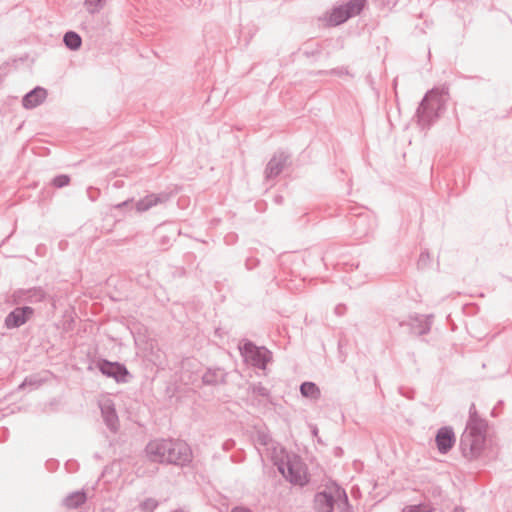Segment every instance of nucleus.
<instances>
[{"instance_id":"f257e3e1","label":"nucleus","mask_w":512,"mask_h":512,"mask_svg":"<svg viewBox=\"0 0 512 512\" xmlns=\"http://www.w3.org/2000/svg\"><path fill=\"white\" fill-rule=\"evenodd\" d=\"M145 452L151 462L180 467L190 464L193 457L192 450L186 442L174 439L150 441L145 448Z\"/></svg>"},{"instance_id":"f03ea898","label":"nucleus","mask_w":512,"mask_h":512,"mask_svg":"<svg viewBox=\"0 0 512 512\" xmlns=\"http://www.w3.org/2000/svg\"><path fill=\"white\" fill-rule=\"evenodd\" d=\"M448 88H432L427 91L416 110L417 123L429 129L446 109Z\"/></svg>"},{"instance_id":"7ed1b4c3","label":"nucleus","mask_w":512,"mask_h":512,"mask_svg":"<svg viewBox=\"0 0 512 512\" xmlns=\"http://www.w3.org/2000/svg\"><path fill=\"white\" fill-rule=\"evenodd\" d=\"M278 471L294 486L304 487L310 482L307 466L298 455L287 456L277 464Z\"/></svg>"},{"instance_id":"20e7f679","label":"nucleus","mask_w":512,"mask_h":512,"mask_svg":"<svg viewBox=\"0 0 512 512\" xmlns=\"http://www.w3.org/2000/svg\"><path fill=\"white\" fill-rule=\"evenodd\" d=\"M238 349L244 362L259 370H265L272 361V352L265 346H257L249 339H242Z\"/></svg>"},{"instance_id":"39448f33","label":"nucleus","mask_w":512,"mask_h":512,"mask_svg":"<svg viewBox=\"0 0 512 512\" xmlns=\"http://www.w3.org/2000/svg\"><path fill=\"white\" fill-rule=\"evenodd\" d=\"M366 3L367 0H349L344 4L334 6L328 17V24L338 26L345 23L350 18L359 15L364 10Z\"/></svg>"},{"instance_id":"423d86ee","label":"nucleus","mask_w":512,"mask_h":512,"mask_svg":"<svg viewBox=\"0 0 512 512\" xmlns=\"http://www.w3.org/2000/svg\"><path fill=\"white\" fill-rule=\"evenodd\" d=\"M95 367L107 378L114 379L119 384L129 383L133 376L127 367L118 361H109L99 358L95 361Z\"/></svg>"},{"instance_id":"0eeeda50","label":"nucleus","mask_w":512,"mask_h":512,"mask_svg":"<svg viewBox=\"0 0 512 512\" xmlns=\"http://www.w3.org/2000/svg\"><path fill=\"white\" fill-rule=\"evenodd\" d=\"M47 298V293L42 287H32L29 289H16L12 292L8 299L10 305L21 304H37L44 302Z\"/></svg>"},{"instance_id":"6e6552de","label":"nucleus","mask_w":512,"mask_h":512,"mask_svg":"<svg viewBox=\"0 0 512 512\" xmlns=\"http://www.w3.org/2000/svg\"><path fill=\"white\" fill-rule=\"evenodd\" d=\"M484 445L482 438L467 430H464L459 441V449L463 457L468 460L476 459L482 453Z\"/></svg>"},{"instance_id":"1a4fd4ad","label":"nucleus","mask_w":512,"mask_h":512,"mask_svg":"<svg viewBox=\"0 0 512 512\" xmlns=\"http://www.w3.org/2000/svg\"><path fill=\"white\" fill-rule=\"evenodd\" d=\"M338 498L336 497V487L330 484L326 489L315 493L313 506L316 512H334Z\"/></svg>"},{"instance_id":"9d476101","label":"nucleus","mask_w":512,"mask_h":512,"mask_svg":"<svg viewBox=\"0 0 512 512\" xmlns=\"http://www.w3.org/2000/svg\"><path fill=\"white\" fill-rule=\"evenodd\" d=\"M4 319V327L11 330L17 329L29 322L34 314L35 309L28 305H16Z\"/></svg>"},{"instance_id":"9b49d317","label":"nucleus","mask_w":512,"mask_h":512,"mask_svg":"<svg viewBox=\"0 0 512 512\" xmlns=\"http://www.w3.org/2000/svg\"><path fill=\"white\" fill-rule=\"evenodd\" d=\"M99 408L107 428L112 433H116L119 429V418L116 412L114 401L110 398H105L99 401Z\"/></svg>"},{"instance_id":"f8f14e48","label":"nucleus","mask_w":512,"mask_h":512,"mask_svg":"<svg viewBox=\"0 0 512 512\" xmlns=\"http://www.w3.org/2000/svg\"><path fill=\"white\" fill-rule=\"evenodd\" d=\"M456 436L451 426L439 428L435 435V443L440 454H447L455 445Z\"/></svg>"},{"instance_id":"ddd939ff","label":"nucleus","mask_w":512,"mask_h":512,"mask_svg":"<svg viewBox=\"0 0 512 512\" xmlns=\"http://www.w3.org/2000/svg\"><path fill=\"white\" fill-rule=\"evenodd\" d=\"M399 326H407L411 334L416 336H422L430 332L431 321L429 320V317L415 314L413 316H410L408 321L400 322Z\"/></svg>"},{"instance_id":"4468645a","label":"nucleus","mask_w":512,"mask_h":512,"mask_svg":"<svg viewBox=\"0 0 512 512\" xmlns=\"http://www.w3.org/2000/svg\"><path fill=\"white\" fill-rule=\"evenodd\" d=\"M173 196V192L162 191L160 193H151L136 202V210L144 212L159 204L167 203Z\"/></svg>"},{"instance_id":"2eb2a0df","label":"nucleus","mask_w":512,"mask_h":512,"mask_svg":"<svg viewBox=\"0 0 512 512\" xmlns=\"http://www.w3.org/2000/svg\"><path fill=\"white\" fill-rule=\"evenodd\" d=\"M289 155L283 151H279L273 155L265 168L266 179H274L281 174L286 166Z\"/></svg>"},{"instance_id":"dca6fc26","label":"nucleus","mask_w":512,"mask_h":512,"mask_svg":"<svg viewBox=\"0 0 512 512\" xmlns=\"http://www.w3.org/2000/svg\"><path fill=\"white\" fill-rule=\"evenodd\" d=\"M48 92L44 87L36 86L22 98V105L26 109H33L41 105L47 98Z\"/></svg>"},{"instance_id":"f3484780","label":"nucleus","mask_w":512,"mask_h":512,"mask_svg":"<svg viewBox=\"0 0 512 512\" xmlns=\"http://www.w3.org/2000/svg\"><path fill=\"white\" fill-rule=\"evenodd\" d=\"M227 373L223 368H208L202 375V382L206 386H217L227 382Z\"/></svg>"},{"instance_id":"a211bd4d","label":"nucleus","mask_w":512,"mask_h":512,"mask_svg":"<svg viewBox=\"0 0 512 512\" xmlns=\"http://www.w3.org/2000/svg\"><path fill=\"white\" fill-rule=\"evenodd\" d=\"M488 422L483 418L468 419L465 430L486 441Z\"/></svg>"},{"instance_id":"6ab92c4d","label":"nucleus","mask_w":512,"mask_h":512,"mask_svg":"<svg viewBox=\"0 0 512 512\" xmlns=\"http://www.w3.org/2000/svg\"><path fill=\"white\" fill-rule=\"evenodd\" d=\"M332 485L336 487V497L338 498L336 508L338 512H354L346 490L335 481H332Z\"/></svg>"},{"instance_id":"aec40b11","label":"nucleus","mask_w":512,"mask_h":512,"mask_svg":"<svg viewBox=\"0 0 512 512\" xmlns=\"http://www.w3.org/2000/svg\"><path fill=\"white\" fill-rule=\"evenodd\" d=\"M87 500L86 492L78 490L67 495L63 500V505L69 509H76L82 506Z\"/></svg>"},{"instance_id":"412c9836","label":"nucleus","mask_w":512,"mask_h":512,"mask_svg":"<svg viewBox=\"0 0 512 512\" xmlns=\"http://www.w3.org/2000/svg\"><path fill=\"white\" fill-rule=\"evenodd\" d=\"M300 393L302 397L317 401L321 397V391L318 385L312 381H305L300 385Z\"/></svg>"},{"instance_id":"4be33fe9","label":"nucleus","mask_w":512,"mask_h":512,"mask_svg":"<svg viewBox=\"0 0 512 512\" xmlns=\"http://www.w3.org/2000/svg\"><path fill=\"white\" fill-rule=\"evenodd\" d=\"M63 43L69 50L77 51L81 48L82 38L77 32L69 30L63 36Z\"/></svg>"},{"instance_id":"5701e85b","label":"nucleus","mask_w":512,"mask_h":512,"mask_svg":"<svg viewBox=\"0 0 512 512\" xmlns=\"http://www.w3.org/2000/svg\"><path fill=\"white\" fill-rule=\"evenodd\" d=\"M299 50L306 58L317 57L322 53L323 45L319 42L307 41Z\"/></svg>"},{"instance_id":"b1692460","label":"nucleus","mask_w":512,"mask_h":512,"mask_svg":"<svg viewBox=\"0 0 512 512\" xmlns=\"http://www.w3.org/2000/svg\"><path fill=\"white\" fill-rule=\"evenodd\" d=\"M367 219H368V215L361 213L356 217V219L353 223V225L356 228L355 233L358 234L359 237L367 235L369 233V231L371 230V227L362 228V226L365 224Z\"/></svg>"},{"instance_id":"393cba45","label":"nucleus","mask_w":512,"mask_h":512,"mask_svg":"<svg viewBox=\"0 0 512 512\" xmlns=\"http://www.w3.org/2000/svg\"><path fill=\"white\" fill-rule=\"evenodd\" d=\"M70 181H71V178L69 175L59 174V175H56L51 180V185L55 188H63V187L68 186L70 184Z\"/></svg>"},{"instance_id":"a878e982","label":"nucleus","mask_w":512,"mask_h":512,"mask_svg":"<svg viewBox=\"0 0 512 512\" xmlns=\"http://www.w3.org/2000/svg\"><path fill=\"white\" fill-rule=\"evenodd\" d=\"M106 0H85L87 11L91 14L99 12Z\"/></svg>"},{"instance_id":"bb28decb","label":"nucleus","mask_w":512,"mask_h":512,"mask_svg":"<svg viewBox=\"0 0 512 512\" xmlns=\"http://www.w3.org/2000/svg\"><path fill=\"white\" fill-rule=\"evenodd\" d=\"M250 389L253 394L268 398L270 396V390L263 386L261 383L252 384Z\"/></svg>"},{"instance_id":"cd10ccee","label":"nucleus","mask_w":512,"mask_h":512,"mask_svg":"<svg viewBox=\"0 0 512 512\" xmlns=\"http://www.w3.org/2000/svg\"><path fill=\"white\" fill-rule=\"evenodd\" d=\"M430 254L427 249L423 250L420 255L419 259L417 261V267L418 269H425L430 264Z\"/></svg>"},{"instance_id":"c85d7f7f","label":"nucleus","mask_w":512,"mask_h":512,"mask_svg":"<svg viewBox=\"0 0 512 512\" xmlns=\"http://www.w3.org/2000/svg\"><path fill=\"white\" fill-rule=\"evenodd\" d=\"M42 384V380L36 376H29L24 379V381L19 385V389H23L25 386H31L33 388H38Z\"/></svg>"},{"instance_id":"c756f323","label":"nucleus","mask_w":512,"mask_h":512,"mask_svg":"<svg viewBox=\"0 0 512 512\" xmlns=\"http://www.w3.org/2000/svg\"><path fill=\"white\" fill-rule=\"evenodd\" d=\"M318 74L320 75H337V76H343V75H350L348 69L346 67H337L333 68L329 71H319Z\"/></svg>"},{"instance_id":"7c9ffc66","label":"nucleus","mask_w":512,"mask_h":512,"mask_svg":"<svg viewBox=\"0 0 512 512\" xmlns=\"http://www.w3.org/2000/svg\"><path fill=\"white\" fill-rule=\"evenodd\" d=\"M157 505L158 504L154 499L149 498L141 503V508L143 511L153 512L154 509H156Z\"/></svg>"},{"instance_id":"2f4dec72","label":"nucleus","mask_w":512,"mask_h":512,"mask_svg":"<svg viewBox=\"0 0 512 512\" xmlns=\"http://www.w3.org/2000/svg\"><path fill=\"white\" fill-rule=\"evenodd\" d=\"M86 193H87V197L89 198V200H91L92 202H95L99 198L101 191L99 188L89 186L86 190Z\"/></svg>"},{"instance_id":"473e14b6","label":"nucleus","mask_w":512,"mask_h":512,"mask_svg":"<svg viewBox=\"0 0 512 512\" xmlns=\"http://www.w3.org/2000/svg\"><path fill=\"white\" fill-rule=\"evenodd\" d=\"M402 512H429V510L424 505L418 504L407 506Z\"/></svg>"},{"instance_id":"72a5a7b5","label":"nucleus","mask_w":512,"mask_h":512,"mask_svg":"<svg viewBox=\"0 0 512 512\" xmlns=\"http://www.w3.org/2000/svg\"><path fill=\"white\" fill-rule=\"evenodd\" d=\"M399 392L402 396L406 397L407 399H414L415 391L413 389L400 387Z\"/></svg>"},{"instance_id":"f704fd0d","label":"nucleus","mask_w":512,"mask_h":512,"mask_svg":"<svg viewBox=\"0 0 512 512\" xmlns=\"http://www.w3.org/2000/svg\"><path fill=\"white\" fill-rule=\"evenodd\" d=\"M258 442L261 444V445H268L269 441H270V437L268 434L264 433V432H259L258 433Z\"/></svg>"},{"instance_id":"c9c22d12","label":"nucleus","mask_w":512,"mask_h":512,"mask_svg":"<svg viewBox=\"0 0 512 512\" xmlns=\"http://www.w3.org/2000/svg\"><path fill=\"white\" fill-rule=\"evenodd\" d=\"M346 310H347V307L345 304H338L335 307L334 312L337 316H343L346 313Z\"/></svg>"},{"instance_id":"e433bc0d","label":"nucleus","mask_w":512,"mask_h":512,"mask_svg":"<svg viewBox=\"0 0 512 512\" xmlns=\"http://www.w3.org/2000/svg\"><path fill=\"white\" fill-rule=\"evenodd\" d=\"M475 418L477 419V418H481V417L477 413L475 404L472 403L469 408V418L468 419H475Z\"/></svg>"},{"instance_id":"4c0bfd02","label":"nucleus","mask_w":512,"mask_h":512,"mask_svg":"<svg viewBox=\"0 0 512 512\" xmlns=\"http://www.w3.org/2000/svg\"><path fill=\"white\" fill-rule=\"evenodd\" d=\"M132 203H133V199H127L121 203L114 205V209L120 210V209H123L124 207L130 206Z\"/></svg>"},{"instance_id":"58836bf2","label":"nucleus","mask_w":512,"mask_h":512,"mask_svg":"<svg viewBox=\"0 0 512 512\" xmlns=\"http://www.w3.org/2000/svg\"><path fill=\"white\" fill-rule=\"evenodd\" d=\"M235 446V441L233 439H228L223 443V449L225 451L231 450Z\"/></svg>"},{"instance_id":"ea45409f","label":"nucleus","mask_w":512,"mask_h":512,"mask_svg":"<svg viewBox=\"0 0 512 512\" xmlns=\"http://www.w3.org/2000/svg\"><path fill=\"white\" fill-rule=\"evenodd\" d=\"M259 261L257 259H247L246 261V267L248 269H253L255 266H257Z\"/></svg>"},{"instance_id":"a19ab883","label":"nucleus","mask_w":512,"mask_h":512,"mask_svg":"<svg viewBox=\"0 0 512 512\" xmlns=\"http://www.w3.org/2000/svg\"><path fill=\"white\" fill-rule=\"evenodd\" d=\"M231 512H252L249 508L244 506H236L232 508Z\"/></svg>"},{"instance_id":"79ce46f5","label":"nucleus","mask_w":512,"mask_h":512,"mask_svg":"<svg viewBox=\"0 0 512 512\" xmlns=\"http://www.w3.org/2000/svg\"><path fill=\"white\" fill-rule=\"evenodd\" d=\"M502 405H503V401L502 400L498 401L497 405L491 411V415L493 417L497 416L496 410H497L498 407H501Z\"/></svg>"},{"instance_id":"37998d69","label":"nucleus","mask_w":512,"mask_h":512,"mask_svg":"<svg viewBox=\"0 0 512 512\" xmlns=\"http://www.w3.org/2000/svg\"><path fill=\"white\" fill-rule=\"evenodd\" d=\"M282 201H283V197L282 196L278 195V196L275 197V202L276 203H282Z\"/></svg>"},{"instance_id":"c03bdc74","label":"nucleus","mask_w":512,"mask_h":512,"mask_svg":"<svg viewBox=\"0 0 512 512\" xmlns=\"http://www.w3.org/2000/svg\"><path fill=\"white\" fill-rule=\"evenodd\" d=\"M452 512H465L462 507H455Z\"/></svg>"},{"instance_id":"a18cd8bd","label":"nucleus","mask_w":512,"mask_h":512,"mask_svg":"<svg viewBox=\"0 0 512 512\" xmlns=\"http://www.w3.org/2000/svg\"><path fill=\"white\" fill-rule=\"evenodd\" d=\"M312 434H313L314 436H317V435H318V428H317L316 426H314V427H313V429H312Z\"/></svg>"},{"instance_id":"49530a36","label":"nucleus","mask_w":512,"mask_h":512,"mask_svg":"<svg viewBox=\"0 0 512 512\" xmlns=\"http://www.w3.org/2000/svg\"><path fill=\"white\" fill-rule=\"evenodd\" d=\"M47 464H50V466H53V464H55V461H52V463H50V461H47Z\"/></svg>"},{"instance_id":"de8ad7c7","label":"nucleus","mask_w":512,"mask_h":512,"mask_svg":"<svg viewBox=\"0 0 512 512\" xmlns=\"http://www.w3.org/2000/svg\"><path fill=\"white\" fill-rule=\"evenodd\" d=\"M47 464H50V466H53V464H55V461H52V463H50V461H47Z\"/></svg>"},{"instance_id":"09e8293b","label":"nucleus","mask_w":512,"mask_h":512,"mask_svg":"<svg viewBox=\"0 0 512 512\" xmlns=\"http://www.w3.org/2000/svg\"><path fill=\"white\" fill-rule=\"evenodd\" d=\"M47 464H50V466H53V464H55V461H52V463H50V461H47Z\"/></svg>"}]
</instances>
